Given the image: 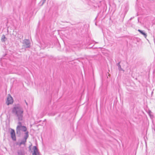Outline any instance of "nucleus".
<instances>
[{
    "instance_id": "5",
    "label": "nucleus",
    "mask_w": 155,
    "mask_h": 155,
    "mask_svg": "<svg viewBox=\"0 0 155 155\" xmlns=\"http://www.w3.org/2000/svg\"><path fill=\"white\" fill-rule=\"evenodd\" d=\"M13 103V99L12 97L10 95L8 96L7 98V101L6 102V104L8 105L10 104H11Z\"/></svg>"
},
{
    "instance_id": "6",
    "label": "nucleus",
    "mask_w": 155,
    "mask_h": 155,
    "mask_svg": "<svg viewBox=\"0 0 155 155\" xmlns=\"http://www.w3.org/2000/svg\"><path fill=\"white\" fill-rule=\"evenodd\" d=\"M11 138L13 140L15 141L16 140V137L15 131L14 130L11 129Z\"/></svg>"
},
{
    "instance_id": "4",
    "label": "nucleus",
    "mask_w": 155,
    "mask_h": 155,
    "mask_svg": "<svg viewBox=\"0 0 155 155\" xmlns=\"http://www.w3.org/2000/svg\"><path fill=\"white\" fill-rule=\"evenodd\" d=\"M33 148V152L32 153V155H40L39 150L36 146H34Z\"/></svg>"
},
{
    "instance_id": "11",
    "label": "nucleus",
    "mask_w": 155,
    "mask_h": 155,
    "mask_svg": "<svg viewBox=\"0 0 155 155\" xmlns=\"http://www.w3.org/2000/svg\"><path fill=\"white\" fill-rule=\"evenodd\" d=\"M18 155H24V152L21 150H18Z\"/></svg>"
},
{
    "instance_id": "9",
    "label": "nucleus",
    "mask_w": 155,
    "mask_h": 155,
    "mask_svg": "<svg viewBox=\"0 0 155 155\" xmlns=\"http://www.w3.org/2000/svg\"><path fill=\"white\" fill-rule=\"evenodd\" d=\"M28 132H25V135L24 136V139L25 140H26L27 139V138H28Z\"/></svg>"
},
{
    "instance_id": "15",
    "label": "nucleus",
    "mask_w": 155,
    "mask_h": 155,
    "mask_svg": "<svg viewBox=\"0 0 155 155\" xmlns=\"http://www.w3.org/2000/svg\"><path fill=\"white\" fill-rule=\"evenodd\" d=\"M25 101V103H26V105H28V103H27L26 101Z\"/></svg>"
},
{
    "instance_id": "3",
    "label": "nucleus",
    "mask_w": 155,
    "mask_h": 155,
    "mask_svg": "<svg viewBox=\"0 0 155 155\" xmlns=\"http://www.w3.org/2000/svg\"><path fill=\"white\" fill-rule=\"evenodd\" d=\"M23 44L26 48H29L30 47V43L28 39H25L23 40Z\"/></svg>"
},
{
    "instance_id": "2",
    "label": "nucleus",
    "mask_w": 155,
    "mask_h": 155,
    "mask_svg": "<svg viewBox=\"0 0 155 155\" xmlns=\"http://www.w3.org/2000/svg\"><path fill=\"white\" fill-rule=\"evenodd\" d=\"M27 130V128L26 127L23 126L21 127L17 126L16 129V134L20 136L21 134V131L26 132Z\"/></svg>"
},
{
    "instance_id": "8",
    "label": "nucleus",
    "mask_w": 155,
    "mask_h": 155,
    "mask_svg": "<svg viewBox=\"0 0 155 155\" xmlns=\"http://www.w3.org/2000/svg\"><path fill=\"white\" fill-rule=\"evenodd\" d=\"M26 142V140L23 139L18 143V145L19 146H21L22 144L25 145Z\"/></svg>"
},
{
    "instance_id": "1",
    "label": "nucleus",
    "mask_w": 155,
    "mask_h": 155,
    "mask_svg": "<svg viewBox=\"0 0 155 155\" xmlns=\"http://www.w3.org/2000/svg\"><path fill=\"white\" fill-rule=\"evenodd\" d=\"M12 112L18 117L19 121L22 120L24 110L22 106L19 104L16 105L12 108Z\"/></svg>"
},
{
    "instance_id": "12",
    "label": "nucleus",
    "mask_w": 155,
    "mask_h": 155,
    "mask_svg": "<svg viewBox=\"0 0 155 155\" xmlns=\"http://www.w3.org/2000/svg\"><path fill=\"white\" fill-rule=\"evenodd\" d=\"M117 65L118 66V69L120 71L122 70V69L121 68V66L120 65V62L118 63L117 64Z\"/></svg>"
},
{
    "instance_id": "7",
    "label": "nucleus",
    "mask_w": 155,
    "mask_h": 155,
    "mask_svg": "<svg viewBox=\"0 0 155 155\" xmlns=\"http://www.w3.org/2000/svg\"><path fill=\"white\" fill-rule=\"evenodd\" d=\"M138 31L140 32L142 35H143L145 38H146L147 36V34L143 31H142L140 29H138Z\"/></svg>"
},
{
    "instance_id": "14",
    "label": "nucleus",
    "mask_w": 155,
    "mask_h": 155,
    "mask_svg": "<svg viewBox=\"0 0 155 155\" xmlns=\"http://www.w3.org/2000/svg\"><path fill=\"white\" fill-rule=\"evenodd\" d=\"M43 0L42 4H43V3H44L45 2L46 0Z\"/></svg>"
},
{
    "instance_id": "10",
    "label": "nucleus",
    "mask_w": 155,
    "mask_h": 155,
    "mask_svg": "<svg viewBox=\"0 0 155 155\" xmlns=\"http://www.w3.org/2000/svg\"><path fill=\"white\" fill-rule=\"evenodd\" d=\"M6 39L5 36L4 35H3L1 38V40L2 41V42H4L6 40Z\"/></svg>"
},
{
    "instance_id": "13",
    "label": "nucleus",
    "mask_w": 155,
    "mask_h": 155,
    "mask_svg": "<svg viewBox=\"0 0 155 155\" xmlns=\"http://www.w3.org/2000/svg\"><path fill=\"white\" fill-rule=\"evenodd\" d=\"M18 124V125L17 126H19V127L23 126H22V123L21 122L19 121Z\"/></svg>"
}]
</instances>
